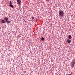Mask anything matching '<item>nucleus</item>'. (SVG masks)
Returning <instances> with one entry per match:
<instances>
[{
  "label": "nucleus",
  "instance_id": "f257e3e1",
  "mask_svg": "<svg viewBox=\"0 0 75 75\" xmlns=\"http://www.w3.org/2000/svg\"><path fill=\"white\" fill-rule=\"evenodd\" d=\"M64 11H59V15L60 16H62V17L63 16V15H64Z\"/></svg>",
  "mask_w": 75,
  "mask_h": 75
},
{
  "label": "nucleus",
  "instance_id": "f03ea898",
  "mask_svg": "<svg viewBox=\"0 0 75 75\" xmlns=\"http://www.w3.org/2000/svg\"><path fill=\"white\" fill-rule=\"evenodd\" d=\"M72 67H74V65L75 64V59H73V61L71 62Z\"/></svg>",
  "mask_w": 75,
  "mask_h": 75
},
{
  "label": "nucleus",
  "instance_id": "7ed1b4c3",
  "mask_svg": "<svg viewBox=\"0 0 75 75\" xmlns=\"http://www.w3.org/2000/svg\"><path fill=\"white\" fill-rule=\"evenodd\" d=\"M17 1L18 3V4H19V5L21 4V0H17Z\"/></svg>",
  "mask_w": 75,
  "mask_h": 75
},
{
  "label": "nucleus",
  "instance_id": "20e7f679",
  "mask_svg": "<svg viewBox=\"0 0 75 75\" xmlns=\"http://www.w3.org/2000/svg\"><path fill=\"white\" fill-rule=\"evenodd\" d=\"M4 23H5V21H4V20H0V23H1V24Z\"/></svg>",
  "mask_w": 75,
  "mask_h": 75
},
{
  "label": "nucleus",
  "instance_id": "39448f33",
  "mask_svg": "<svg viewBox=\"0 0 75 75\" xmlns=\"http://www.w3.org/2000/svg\"><path fill=\"white\" fill-rule=\"evenodd\" d=\"M67 43L68 44H69L70 43H71V40H70L69 39H67Z\"/></svg>",
  "mask_w": 75,
  "mask_h": 75
},
{
  "label": "nucleus",
  "instance_id": "423d86ee",
  "mask_svg": "<svg viewBox=\"0 0 75 75\" xmlns=\"http://www.w3.org/2000/svg\"><path fill=\"white\" fill-rule=\"evenodd\" d=\"M68 38L69 39H71L72 38V36H71V35H69L68 36Z\"/></svg>",
  "mask_w": 75,
  "mask_h": 75
},
{
  "label": "nucleus",
  "instance_id": "0eeeda50",
  "mask_svg": "<svg viewBox=\"0 0 75 75\" xmlns=\"http://www.w3.org/2000/svg\"><path fill=\"white\" fill-rule=\"evenodd\" d=\"M11 22V21H6V23H7V24H10Z\"/></svg>",
  "mask_w": 75,
  "mask_h": 75
},
{
  "label": "nucleus",
  "instance_id": "6e6552de",
  "mask_svg": "<svg viewBox=\"0 0 75 75\" xmlns=\"http://www.w3.org/2000/svg\"><path fill=\"white\" fill-rule=\"evenodd\" d=\"M4 20L6 21H8V18L7 17H5L4 18Z\"/></svg>",
  "mask_w": 75,
  "mask_h": 75
},
{
  "label": "nucleus",
  "instance_id": "1a4fd4ad",
  "mask_svg": "<svg viewBox=\"0 0 75 75\" xmlns=\"http://www.w3.org/2000/svg\"><path fill=\"white\" fill-rule=\"evenodd\" d=\"M9 6L10 7H12V8H13V5L12 4H10L9 5Z\"/></svg>",
  "mask_w": 75,
  "mask_h": 75
},
{
  "label": "nucleus",
  "instance_id": "9d476101",
  "mask_svg": "<svg viewBox=\"0 0 75 75\" xmlns=\"http://www.w3.org/2000/svg\"><path fill=\"white\" fill-rule=\"evenodd\" d=\"M41 40H42L43 41H44V40H45L44 38L43 37H42L41 38Z\"/></svg>",
  "mask_w": 75,
  "mask_h": 75
},
{
  "label": "nucleus",
  "instance_id": "9b49d317",
  "mask_svg": "<svg viewBox=\"0 0 75 75\" xmlns=\"http://www.w3.org/2000/svg\"><path fill=\"white\" fill-rule=\"evenodd\" d=\"M9 2H10V4H12V2H11V1H9Z\"/></svg>",
  "mask_w": 75,
  "mask_h": 75
},
{
  "label": "nucleus",
  "instance_id": "f8f14e48",
  "mask_svg": "<svg viewBox=\"0 0 75 75\" xmlns=\"http://www.w3.org/2000/svg\"><path fill=\"white\" fill-rule=\"evenodd\" d=\"M33 18H34V17H32V20H33Z\"/></svg>",
  "mask_w": 75,
  "mask_h": 75
},
{
  "label": "nucleus",
  "instance_id": "ddd939ff",
  "mask_svg": "<svg viewBox=\"0 0 75 75\" xmlns=\"http://www.w3.org/2000/svg\"><path fill=\"white\" fill-rule=\"evenodd\" d=\"M67 75H71V74H68Z\"/></svg>",
  "mask_w": 75,
  "mask_h": 75
},
{
  "label": "nucleus",
  "instance_id": "4468645a",
  "mask_svg": "<svg viewBox=\"0 0 75 75\" xmlns=\"http://www.w3.org/2000/svg\"><path fill=\"white\" fill-rule=\"evenodd\" d=\"M35 21H37V20H36Z\"/></svg>",
  "mask_w": 75,
  "mask_h": 75
}]
</instances>
